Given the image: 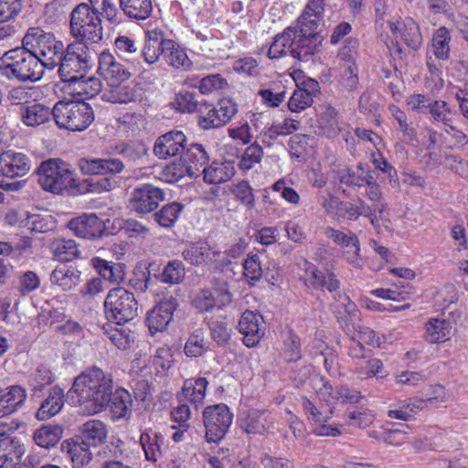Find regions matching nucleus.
Returning a JSON list of instances; mask_svg holds the SVG:
<instances>
[{
	"label": "nucleus",
	"mask_w": 468,
	"mask_h": 468,
	"mask_svg": "<svg viewBox=\"0 0 468 468\" xmlns=\"http://www.w3.org/2000/svg\"><path fill=\"white\" fill-rule=\"evenodd\" d=\"M137 98L134 86L122 84V82L110 83V88L101 94V99L112 103H129Z\"/></svg>",
	"instance_id": "29"
},
{
	"label": "nucleus",
	"mask_w": 468,
	"mask_h": 468,
	"mask_svg": "<svg viewBox=\"0 0 468 468\" xmlns=\"http://www.w3.org/2000/svg\"><path fill=\"white\" fill-rule=\"evenodd\" d=\"M80 439L86 441L90 445L97 447L106 441L108 429L104 422L99 420H90L79 428Z\"/></svg>",
	"instance_id": "26"
},
{
	"label": "nucleus",
	"mask_w": 468,
	"mask_h": 468,
	"mask_svg": "<svg viewBox=\"0 0 468 468\" xmlns=\"http://www.w3.org/2000/svg\"><path fill=\"white\" fill-rule=\"evenodd\" d=\"M87 46L82 42H73L67 46L60 58L58 74L62 81L75 82L81 79L89 68Z\"/></svg>",
	"instance_id": "9"
},
{
	"label": "nucleus",
	"mask_w": 468,
	"mask_h": 468,
	"mask_svg": "<svg viewBox=\"0 0 468 468\" xmlns=\"http://www.w3.org/2000/svg\"><path fill=\"white\" fill-rule=\"evenodd\" d=\"M27 398L25 389L19 386H13L4 389L0 398V418L15 412Z\"/></svg>",
	"instance_id": "28"
},
{
	"label": "nucleus",
	"mask_w": 468,
	"mask_h": 468,
	"mask_svg": "<svg viewBox=\"0 0 468 468\" xmlns=\"http://www.w3.org/2000/svg\"><path fill=\"white\" fill-rule=\"evenodd\" d=\"M312 381L317 396L327 403L334 401L357 403L362 398L360 392L346 387H340L334 389L324 378L314 377Z\"/></svg>",
	"instance_id": "14"
},
{
	"label": "nucleus",
	"mask_w": 468,
	"mask_h": 468,
	"mask_svg": "<svg viewBox=\"0 0 468 468\" xmlns=\"http://www.w3.org/2000/svg\"><path fill=\"white\" fill-rule=\"evenodd\" d=\"M209 161L208 154L200 144H192L185 147L180 159L166 165V171L178 180L185 176L197 177L202 173Z\"/></svg>",
	"instance_id": "8"
},
{
	"label": "nucleus",
	"mask_w": 468,
	"mask_h": 468,
	"mask_svg": "<svg viewBox=\"0 0 468 468\" xmlns=\"http://www.w3.org/2000/svg\"><path fill=\"white\" fill-rule=\"evenodd\" d=\"M428 112L437 122H441L444 125H449L451 122V111L447 103L443 101H431L430 102Z\"/></svg>",
	"instance_id": "60"
},
{
	"label": "nucleus",
	"mask_w": 468,
	"mask_h": 468,
	"mask_svg": "<svg viewBox=\"0 0 468 468\" xmlns=\"http://www.w3.org/2000/svg\"><path fill=\"white\" fill-rule=\"evenodd\" d=\"M451 36L449 30L441 27L435 31L432 37V49L435 57L441 60L450 58Z\"/></svg>",
	"instance_id": "47"
},
{
	"label": "nucleus",
	"mask_w": 468,
	"mask_h": 468,
	"mask_svg": "<svg viewBox=\"0 0 468 468\" xmlns=\"http://www.w3.org/2000/svg\"><path fill=\"white\" fill-rule=\"evenodd\" d=\"M163 58L168 65L176 69H187L190 66V60L186 52L175 41L170 39L165 43Z\"/></svg>",
	"instance_id": "40"
},
{
	"label": "nucleus",
	"mask_w": 468,
	"mask_h": 468,
	"mask_svg": "<svg viewBox=\"0 0 468 468\" xmlns=\"http://www.w3.org/2000/svg\"><path fill=\"white\" fill-rule=\"evenodd\" d=\"M80 277V271L74 268L62 266L52 271L50 281L63 291H71L78 285Z\"/></svg>",
	"instance_id": "33"
},
{
	"label": "nucleus",
	"mask_w": 468,
	"mask_h": 468,
	"mask_svg": "<svg viewBox=\"0 0 468 468\" xmlns=\"http://www.w3.org/2000/svg\"><path fill=\"white\" fill-rule=\"evenodd\" d=\"M302 407L308 420L315 423H323L328 421L331 419L334 409L329 405H322L318 408L305 397L302 398Z\"/></svg>",
	"instance_id": "45"
},
{
	"label": "nucleus",
	"mask_w": 468,
	"mask_h": 468,
	"mask_svg": "<svg viewBox=\"0 0 468 468\" xmlns=\"http://www.w3.org/2000/svg\"><path fill=\"white\" fill-rule=\"evenodd\" d=\"M164 199L165 192L161 188L144 184L133 190L129 206L138 214H147L155 210Z\"/></svg>",
	"instance_id": "12"
},
{
	"label": "nucleus",
	"mask_w": 468,
	"mask_h": 468,
	"mask_svg": "<svg viewBox=\"0 0 468 468\" xmlns=\"http://www.w3.org/2000/svg\"><path fill=\"white\" fill-rule=\"evenodd\" d=\"M123 14L135 20H144L152 13L151 0H119Z\"/></svg>",
	"instance_id": "35"
},
{
	"label": "nucleus",
	"mask_w": 468,
	"mask_h": 468,
	"mask_svg": "<svg viewBox=\"0 0 468 468\" xmlns=\"http://www.w3.org/2000/svg\"><path fill=\"white\" fill-rule=\"evenodd\" d=\"M101 19L99 14H93L90 6L86 3L79 4L70 13V34L80 31L81 28L89 24Z\"/></svg>",
	"instance_id": "32"
},
{
	"label": "nucleus",
	"mask_w": 468,
	"mask_h": 468,
	"mask_svg": "<svg viewBox=\"0 0 468 468\" xmlns=\"http://www.w3.org/2000/svg\"><path fill=\"white\" fill-rule=\"evenodd\" d=\"M318 125L326 137H335L340 131L337 111L331 105H325L318 118Z\"/></svg>",
	"instance_id": "42"
},
{
	"label": "nucleus",
	"mask_w": 468,
	"mask_h": 468,
	"mask_svg": "<svg viewBox=\"0 0 468 468\" xmlns=\"http://www.w3.org/2000/svg\"><path fill=\"white\" fill-rule=\"evenodd\" d=\"M38 183L46 191L60 194L74 183L69 165L59 159L43 161L37 168Z\"/></svg>",
	"instance_id": "7"
},
{
	"label": "nucleus",
	"mask_w": 468,
	"mask_h": 468,
	"mask_svg": "<svg viewBox=\"0 0 468 468\" xmlns=\"http://www.w3.org/2000/svg\"><path fill=\"white\" fill-rule=\"evenodd\" d=\"M193 305L200 310L208 312L215 306L218 307V297L216 294L207 289L200 290L193 299Z\"/></svg>",
	"instance_id": "57"
},
{
	"label": "nucleus",
	"mask_w": 468,
	"mask_h": 468,
	"mask_svg": "<svg viewBox=\"0 0 468 468\" xmlns=\"http://www.w3.org/2000/svg\"><path fill=\"white\" fill-rule=\"evenodd\" d=\"M63 392L58 388H53L49 396L42 402L36 413L38 420L48 419L60 411L63 407Z\"/></svg>",
	"instance_id": "37"
},
{
	"label": "nucleus",
	"mask_w": 468,
	"mask_h": 468,
	"mask_svg": "<svg viewBox=\"0 0 468 468\" xmlns=\"http://www.w3.org/2000/svg\"><path fill=\"white\" fill-rule=\"evenodd\" d=\"M314 101L311 95L302 89H296L288 101V108L292 112H299L310 107Z\"/></svg>",
	"instance_id": "58"
},
{
	"label": "nucleus",
	"mask_w": 468,
	"mask_h": 468,
	"mask_svg": "<svg viewBox=\"0 0 468 468\" xmlns=\"http://www.w3.org/2000/svg\"><path fill=\"white\" fill-rule=\"evenodd\" d=\"M208 382L205 378H199L196 380L187 379L182 388V395L185 399L197 405L203 402L206 394V388Z\"/></svg>",
	"instance_id": "41"
},
{
	"label": "nucleus",
	"mask_w": 468,
	"mask_h": 468,
	"mask_svg": "<svg viewBox=\"0 0 468 468\" xmlns=\"http://www.w3.org/2000/svg\"><path fill=\"white\" fill-rule=\"evenodd\" d=\"M307 282L315 289H326L329 292L335 293L334 296L335 302L332 303V306L338 319H347L348 316H351L356 312V304L346 293L338 291L340 282L334 272L328 270L321 271L314 269L310 271Z\"/></svg>",
	"instance_id": "5"
},
{
	"label": "nucleus",
	"mask_w": 468,
	"mask_h": 468,
	"mask_svg": "<svg viewBox=\"0 0 468 468\" xmlns=\"http://www.w3.org/2000/svg\"><path fill=\"white\" fill-rule=\"evenodd\" d=\"M233 415L225 404L207 407L203 412L206 438L208 442H218L228 432Z\"/></svg>",
	"instance_id": "10"
},
{
	"label": "nucleus",
	"mask_w": 468,
	"mask_h": 468,
	"mask_svg": "<svg viewBox=\"0 0 468 468\" xmlns=\"http://www.w3.org/2000/svg\"><path fill=\"white\" fill-rule=\"evenodd\" d=\"M366 197L371 202L367 204L373 216L372 226L379 230L381 228L388 229L390 226L388 205L383 198L379 184L376 179L366 185Z\"/></svg>",
	"instance_id": "13"
},
{
	"label": "nucleus",
	"mask_w": 468,
	"mask_h": 468,
	"mask_svg": "<svg viewBox=\"0 0 468 468\" xmlns=\"http://www.w3.org/2000/svg\"><path fill=\"white\" fill-rule=\"evenodd\" d=\"M244 275L248 280L257 282L262 275V269L257 254H250L243 263Z\"/></svg>",
	"instance_id": "63"
},
{
	"label": "nucleus",
	"mask_w": 468,
	"mask_h": 468,
	"mask_svg": "<svg viewBox=\"0 0 468 468\" xmlns=\"http://www.w3.org/2000/svg\"><path fill=\"white\" fill-rule=\"evenodd\" d=\"M352 50L349 46H345L339 56L346 60L344 70L342 72V86L348 90H353L358 84L357 68L353 62Z\"/></svg>",
	"instance_id": "36"
},
{
	"label": "nucleus",
	"mask_w": 468,
	"mask_h": 468,
	"mask_svg": "<svg viewBox=\"0 0 468 468\" xmlns=\"http://www.w3.org/2000/svg\"><path fill=\"white\" fill-rule=\"evenodd\" d=\"M213 292L218 297V308L229 304L232 301V293L228 288V282L221 278H214Z\"/></svg>",
	"instance_id": "64"
},
{
	"label": "nucleus",
	"mask_w": 468,
	"mask_h": 468,
	"mask_svg": "<svg viewBox=\"0 0 468 468\" xmlns=\"http://www.w3.org/2000/svg\"><path fill=\"white\" fill-rule=\"evenodd\" d=\"M29 169L28 159L25 154L11 151L0 154V175L14 178L27 175Z\"/></svg>",
	"instance_id": "21"
},
{
	"label": "nucleus",
	"mask_w": 468,
	"mask_h": 468,
	"mask_svg": "<svg viewBox=\"0 0 468 468\" xmlns=\"http://www.w3.org/2000/svg\"><path fill=\"white\" fill-rule=\"evenodd\" d=\"M65 47L61 41L56 40V45H50L38 56L41 58L42 69H53L60 63V58L65 54Z\"/></svg>",
	"instance_id": "53"
},
{
	"label": "nucleus",
	"mask_w": 468,
	"mask_h": 468,
	"mask_svg": "<svg viewBox=\"0 0 468 468\" xmlns=\"http://www.w3.org/2000/svg\"><path fill=\"white\" fill-rule=\"evenodd\" d=\"M199 121L198 123L203 129L218 128L224 126L226 123L223 122L218 108L204 102L199 107Z\"/></svg>",
	"instance_id": "49"
},
{
	"label": "nucleus",
	"mask_w": 468,
	"mask_h": 468,
	"mask_svg": "<svg viewBox=\"0 0 468 468\" xmlns=\"http://www.w3.org/2000/svg\"><path fill=\"white\" fill-rule=\"evenodd\" d=\"M72 37L77 39L76 42H82L83 45L97 44L103 38V27L101 18L95 21L72 34Z\"/></svg>",
	"instance_id": "43"
},
{
	"label": "nucleus",
	"mask_w": 468,
	"mask_h": 468,
	"mask_svg": "<svg viewBox=\"0 0 468 468\" xmlns=\"http://www.w3.org/2000/svg\"><path fill=\"white\" fill-rule=\"evenodd\" d=\"M22 6V0H0V23L15 18Z\"/></svg>",
	"instance_id": "62"
},
{
	"label": "nucleus",
	"mask_w": 468,
	"mask_h": 468,
	"mask_svg": "<svg viewBox=\"0 0 468 468\" xmlns=\"http://www.w3.org/2000/svg\"><path fill=\"white\" fill-rule=\"evenodd\" d=\"M340 211L342 216L349 220H356L360 216H363L368 218L372 224L374 215H372L370 208L367 207V203L361 198L358 199V205L351 203L342 204Z\"/></svg>",
	"instance_id": "51"
},
{
	"label": "nucleus",
	"mask_w": 468,
	"mask_h": 468,
	"mask_svg": "<svg viewBox=\"0 0 468 468\" xmlns=\"http://www.w3.org/2000/svg\"><path fill=\"white\" fill-rule=\"evenodd\" d=\"M132 402L131 395L127 390L118 389L114 393L112 392L108 406L116 418H124L130 410Z\"/></svg>",
	"instance_id": "44"
},
{
	"label": "nucleus",
	"mask_w": 468,
	"mask_h": 468,
	"mask_svg": "<svg viewBox=\"0 0 468 468\" xmlns=\"http://www.w3.org/2000/svg\"><path fill=\"white\" fill-rule=\"evenodd\" d=\"M183 207V205L177 202L166 204L154 214V220L164 228H171L178 219Z\"/></svg>",
	"instance_id": "46"
},
{
	"label": "nucleus",
	"mask_w": 468,
	"mask_h": 468,
	"mask_svg": "<svg viewBox=\"0 0 468 468\" xmlns=\"http://www.w3.org/2000/svg\"><path fill=\"white\" fill-rule=\"evenodd\" d=\"M140 442L144 451L145 457L148 461L156 462L161 455L160 446L157 443V435L152 438L148 433H143Z\"/></svg>",
	"instance_id": "59"
},
{
	"label": "nucleus",
	"mask_w": 468,
	"mask_h": 468,
	"mask_svg": "<svg viewBox=\"0 0 468 468\" xmlns=\"http://www.w3.org/2000/svg\"><path fill=\"white\" fill-rule=\"evenodd\" d=\"M69 227L76 236L89 239L101 237L106 229L104 222L94 214L73 218Z\"/></svg>",
	"instance_id": "19"
},
{
	"label": "nucleus",
	"mask_w": 468,
	"mask_h": 468,
	"mask_svg": "<svg viewBox=\"0 0 468 468\" xmlns=\"http://www.w3.org/2000/svg\"><path fill=\"white\" fill-rule=\"evenodd\" d=\"M92 264L99 271L100 275L106 281L119 283L124 278L122 265L120 263H113L101 258H94L92 259Z\"/></svg>",
	"instance_id": "39"
},
{
	"label": "nucleus",
	"mask_w": 468,
	"mask_h": 468,
	"mask_svg": "<svg viewBox=\"0 0 468 468\" xmlns=\"http://www.w3.org/2000/svg\"><path fill=\"white\" fill-rule=\"evenodd\" d=\"M452 324L439 318H431L426 324V339L431 344L443 343L451 338Z\"/></svg>",
	"instance_id": "31"
},
{
	"label": "nucleus",
	"mask_w": 468,
	"mask_h": 468,
	"mask_svg": "<svg viewBox=\"0 0 468 468\" xmlns=\"http://www.w3.org/2000/svg\"><path fill=\"white\" fill-rule=\"evenodd\" d=\"M238 423L248 435H264L269 432L273 421L266 410H249L240 413Z\"/></svg>",
	"instance_id": "15"
},
{
	"label": "nucleus",
	"mask_w": 468,
	"mask_h": 468,
	"mask_svg": "<svg viewBox=\"0 0 468 468\" xmlns=\"http://www.w3.org/2000/svg\"><path fill=\"white\" fill-rule=\"evenodd\" d=\"M52 250L59 261H69L79 256L76 242L72 239H57L52 243Z\"/></svg>",
	"instance_id": "50"
},
{
	"label": "nucleus",
	"mask_w": 468,
	"mask_h": 468,
	"mask_svg": "<svg viewBox=\"0 0 468 468\" xmlns=\"http://www.w3.org/2000/svg\"><path fill=\"white\" fill-rule=\"evenodd\" d=\"M324 0H309L295 26L288 27L275 36L268 56L279 58L289 53L299 61L307 62L319 51L324 37L318 30L324 11Z\"/></svg>",
	"instance_id": "1"
},
{
	"label": "nucleus",
	"mask_w": 468,
	"mask_h": 468,
	"mask_svg": "<svg viewBox=\"0 0 468 468\" xmlns=\"http://www.w3.org/2000/svg\"><path fill=\"white\" fill-rule=\"evenodd\" d=\"M19 424L11 421L9 424L0 421V468H14L21 461L25 453L24 445L15 437L5 436L9 431L17 430Z\"/></svg>",
	"instance_id": "11"
},
{
	"label": "nucleus",
	"mask_w": 468,
	"mask_h": 468,
	"mask_svg": "<svg viewBox=\"0 0 468 468\" xmlns=\"http://www.w3.org/2000/svg\"><path fill=\"white\" fill-rule=\"evenodd\" d=\"M177 303L174 298L160 302L147 313L146 324L152 335L165 331L173 319Z\"/></svg>",
	"instance_id": "17"
},
{
	"label": "nucleus",
	"mask_w": 468,
	"mask_h": 468,
	"mask_svg": "<svg viewBox=\"0 0 468 468\" xmlns=\"http://www.w3.org/2000/svg\"><path fill=\"white\" fill-rule=\"evenodd\" d=\"M218 255V251L211 252L207 242H197L189 244L182 252L184 260L192 265H201L211 261L210 255Z\"/></svg>",
	"instance_id": "34"
},
{
	"label": "nucleus",
	"mask_w": 468,
	"mask_h": 468,
	"mask_svg": "<svg viewBox=\"0 0 468 468\" xmlns=\"http://www.w3.org/2000/svg\"><path fill=\"white\" fill-rule=\"evenodd\" d=\"M261 315L246 310L239 322V331L244 335L243 343L248 347L255 346L264 335V328L260 324Z\"/></svg>",
	"instance_id": "20"
},
{
	"label": "nucleus",
	"mask_w": 468,
	"mask_h": 468,
	"mask_svg": "<svg viewBox=\"0 0 468 468\" xmlns=\"http://www.w3.org/2000/svg\"><path fill=\"white\" fill-rule=\"evenodd\" d=\"M50 45H56L54 35L37 27H29L22 39V46L37 56H40Z\"/></svg>",
	"instance_id": "22"
},
{
	"label": "nucleus",
	"mask_w": 468,
	"mask_h": 468,
	"mask_svg": "<svg viewBox=\"0 0 468 468\" xmlns=\"http://www.w3.org/2000/svg\"><path fill=\"white\" fill-rule=\"evenodd\" d=\"M52 116L59 128L69 131H83L93 121V111L84 101H58L52 109Z\"/></svg>",
	"instance_id": "4"
},
{
	"label": "nucleus",
	"mask_w": 468,
	"mask_h": 468,
	"mask_svg": "<svg viewBox=\"0 0 468 468\" xmlns=\"http://www.w3.org/2000/svg\"><path fill=\"white\" fill-rule=\"evenodd\" d=\"M166 40L167 39L164 38L161 32L156 30L148 32V37L142 51L144 60L148 64H153L157 61L161 56L163 57Z\"/></svg>",
	"instance_id": "30"
},
{
	"label": "nucleus",
	"mask_w": 468,
	"mask_h": 468,
	"mask_svg": "<svg viewBox=\"0 0 468 468\" xmlns=\"http://www.w3.org/2000/svg\"><path fill=\"white\" fill-rule=\"evenodd\" d=\"M98 72L109 83L123 82L131 77L128 69L109 51L100 54Z\"/></svg>",
	"instance_id": "18"
},
{
	"label": "nucleus",
	"mask_w": 468,
	"mask_h": 468,
	"mask_svg": "<svg viewBox=\"0 0 468 468\" xmlns=\"http://www.w3.org/2000/svg\"><path fill=\"white\" fill-rule=\"evenodd\" d=\"M325 235L336 244L341 245L344 249L349 245H355V242H358L356 235L352 231L344 232L333 228H327L325 229Z\"/></svg>",
	"instance_id": "61"
},
{
	"label": "nucleus",
	"mask_w": 468,
	"mask_h": 468,
	"mask_svg": "<svg viewBox=\"0 0 468 468\" xmlns=\"http://www.w3.org/2000/svg\"><path fill=\"white\" fill-rule=\"evenodd\" d=\"M357 375L360 378L367 379L373 377L384 378L387 372L384 368L382 361L378 358H371L364 365H361L356 369Z\"/></svg>",
	"instance_id": "54"
},
{
	"label": "nucleus",
	"mask_w": 468,
	"mask_h": 468,
	"mask_svg": "<svg viewBox=\"0 0 468 468\" xmlns=\"http://www.w3.org/2000/svg\"><path fill=\"white\" fill-rule=\"evenodd\" d=\"M389 27L394 35L398 32L406 45L413 50H417L421 43L422 37L418 24L410 17H407L402 23L388 22Z\"/></svg>",
	"instance_id": "23"
},
{
	"label": "nucleus",
	"mask_w": 468,
	"mask_h": 468,
	"mask_svg": "<svg viewBox=\"0 0 468 468\" xmlns=\"http://www.w3.org/2000/svg\"><path fill=\"white\" fill-rule=\"evenodd\" d=\"M62 447L77 467L87 465L92 459L91 445L79 437L63 441Z\"/></svg>",
	"instance_id": "25"
},
{
	"label": "nucleus",
	"mask_w": 468,
	"mask_h": 468,
	"mask_svg": "<svg viewBox=\"0 0 468 468\" xmlns=\"http://www.w3.org/2000/svg\"><path fill=\"white\" fill-rule=\"evenodd\" d=\"M0 72L8 80L19 82H36L43 74L41 58L27 48L9 49L0 58Z\"/></svg>",
	"instance_id": "3"
},
{
	"label": "nucleus",
	"mask_w": 468,
	"mask_h": 468,
	"mask_svg": "<svg viewBox=\"0 0 468 468\" xmlns=\"http://www.w3.org/2000/svg\"><path fill=\"white\" fill-rule=\"evenodd\" d=\"M301 356L300 338L292 331H289L284 340L283 357L287 362H295Z\"/></svg>",
	"instance_id": "55"
},
{
	"label": "nucleus",
	"mask_w": 468,
	"mask_h": 468,
	"mask_svg": "<svg viewBox=\"0 0 468 468\" xmlns=\"http://www.w3.org/2000/svg\"><path fill=\"white\" fill-rule=\"evenodd\" d=\"M104 335H106L109 340L121 350H126L131 347L134 342V333L123 328L103 327Z\"/></svg>",
	"instance_id": "48"
},
{
	"label": "nucleus",
	"mask_w": 468,
	"mask_h": 468,
	"mask_svg": "<svg viewBox=\"0 0 468 468\" xmlns=\"http://www.w3.org/2000/svg\"><path fill=\"white\" fill-rule=\"evenodd\" d=\"M206 343L203 333L195 331L187 339L185 346V353L187 356H199L206 351Z\"/></svg>",
	"instance_id": "56"
},
{
	"label": "nucleus",
	"mask_w": 468,
	"mask_h": 468,
	"mask_svg": "<svg viewBox=\"0 0 468 468\" xmlns=\"http://www.w3.org/2000/svg\"><path fill=\"white\" fill-rule=\"evenodd\" d=\"M20 119L27 127H37L48 122L52 115V110L49 107L31 102L28 105L20 107Z\"/></svg>",
	"instance_id": "24"
},
{
	"label": "nucleus",
	"mask_w": 468,
	"mask_h": 468,
	"mask_svg": "<svg viewBox=\"0 0 468 468\" xmlns=\"http://www.w3.org/2000/svg\"><path fill=\"white\" fill-rule=\"evenodd\" d=\"M186 144V136L178 130H173L160 135L154 143V154L160 159H166L183 153Z\"/></svg>",
	"instance_id": "16"
},
{
	"label": "nucleus",
	"mask_w": 468,
	"mask_h": 468,
	"mask_svg": "<svg viewBox=\"0 0 468 468\" xmlns=\"http://www.w3.org/2000/svg\"><path fill=\"white\" fill-rule=\"evenodd\" d=\"M63 429L59 425H44L34 433L35 442L42 447L48 449L55 446L62 438Z\"/></svg>",
	"instance_id": "38"
},
{
	"label": "nucleus",
	"mask_w": 468,
	"mask_h": 468,
	"mask_svg": "<svg viewBox=\"0 0 468 468\" xmlns=\"http://www.w3.org/2000/svg\"><path fill=\"white\" fill-rule=\"evenodd\" d=\"M112 388V379L100 368L78 376L71 390L77 395L80 412L93 415L102 411L110 402Z\"/></svg>",
	"instance_id": "2"
},
{
	"label": "nucleus",
	"mask_w": 468,
	"mask_h": 468,
	"mask_svg": "<svg viewBox=\"0 0 468 468\" xmlns=\"http://www.w3.org/2000/svg\"><path fill=\"white\" fill-rule=\"evenodd\" d=\"M185 268L181 261H171L164 268L159 279L167 284H178L183 281Z\"/></svg>",
	"instance_id": "52"
},
{
	"label": "nucleus",
	"mask_w": 468,
	"mask_h": 468,
	"mask_svg": "<svg viewBox=\"0 0 468 468\" xmlns=\"http://www.w3.org/2000/svg\"><path fill=\"white\" fill-rule=\"evenodd\" d=\"M104 308L109 321L122 324L137 315L138 303L133 292L123 287H116L109 291Z\"/></svg>",
	"instance_id": "6"
},
{
	"label": "nucleus",
	"mask_w": 468,
	"mask_h": 468,
	"mask_svg": "<svg viewBox=\"0 0 468 468\" xmlns=\"http://www.w3.org/2000/svg\"><path fill=\"white\" fill-rule=\"evenodd\" d=\"M205 182L221 184L229 181L235 175V167L231 162L213 161L210 165L202 169Z\"/></svg>",
	"instance_id": "27"
}]
</instances>
